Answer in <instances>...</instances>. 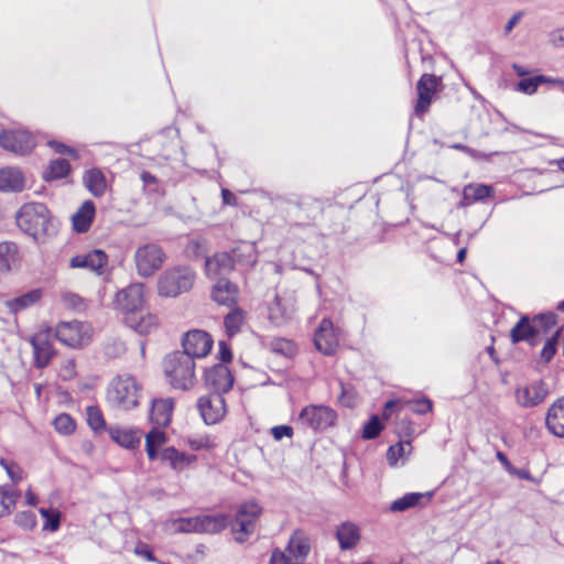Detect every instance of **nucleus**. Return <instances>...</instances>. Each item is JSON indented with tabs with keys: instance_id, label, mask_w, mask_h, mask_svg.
I'll return each mask as SVG.
<instances>
[{
	"instance_id": "f257e3e1",
	"label": "nucleus",
	"mask_w": 564,
	"mask_h": 564,
	"mask_svg": "<svg viewBox=\"0 0 564 564\" xmlns=\"http://www.w3.org/2000/svg\"><path fill=\"white\" fill-rule=\"evenodd\" d=\"M143 284L134 283L120 290L115 300L124 324L140 335L149 334L158 326V317L143 306Z\"/></svg>"
},
{
	"instance_id": "f03ea898",
	"label": "nucleus",
	"mask_w": 564,
	"mask_h": 564,
	"mask_svg": "<svg viewBox=\"0 0 564 564\" xmlns=\"http://www.w3.org/2000/svg\"><path fill=\"white\" fill-rule=\"evenodd\" d=\"M15 221L19 229L35 241H43L57 232L55 219L43 203L23 204L15 214Z\"/></svg>"
},
{
	"instance_id": "7ed1b4c3",
	"label": "nucleus",
	"mask_w": 564,
	"mask_h": 564,
	"mask_svg": "<svg viewBox=\"0 0 564 564\" xmlns=\"http://www.w3.org/2000/svg\"><path fill=\"white\" fill-rule=\"evenodd\" d=\"M164 373L174 389L189 390L196 382L195 360L186 354L174 351L163 361Z\"/></svg>"
},
{
	"instance_id": "20e7f679",
	"label": "nucleus",
	"mask_w": 564,
	"mask_h": 564,
	"mask_svg": "<svg viewBox=\"0 0 564 564\" xmlns=\"http://www.w3.org/2000/svg\"><path fill=\"white\" fill-rule=\"evenodd\" d=\"M196 273L189 265H175L165 270L159 279V294L174 297L189 291L195 282Z\"/></svg>"
},
{
	"instance_id": "39448f33",
	"label": "nucleus",
	"mask_w": 564,
	"mask_h": 564,
	"mask_svg": "<svg viewBox=\"0 0 564 564\" xmlns=\"http://www.w3.org/2000/svg\"><path fill=\"white\" fill-rule=\"evenodd\" d=\"M175 531L180 533L217 534L228 527V516L205 514L189 518H178L173 521Z\"/></svg>"
},
{
	"instance_id": "423d86ee",
	"label": "nucleus",
	"mask_w": 564,
	"mask_h": 564,
	"mask_svg": "<svg viewBox=\"0 0 564 564\" xmlns=\"http://www.w3.org/2000/svg\"><path fill=\"white\" fill-rule=\"evenodd\" d=\"M140 387L131 376H118L108 388L107 398L112 405L130 410L138 405Z\"/></svg>"
},
{
	"instance_id": "0eeeda50",
	"label": "nucleus",
	"mask_w": 564,
	"mask_h": 564,
	"mask_svg": "<svg viewBox=\"0 0 564 564\" xmlns=\"http://www.w3.org/2000/svg\"><path fill=\"white\" fill-rule=\"evenodd\" d=\"M133 259L137 273L150 278L162 268L166 254L160 245L147 242L135 249Z\"/></svg>"
},
{
	"instance_id": "6e6552de",
	"label": "nucleus",
	"mask_w": 564,
	"mask_h": 564,
	"mask_svg": "<svg viewBox=\"0 0 564 564\" xmlns=\"http://www.w3.org/2000/svg\"><path fill=\"white\" fill-rule=\"evenodd\" d=\"M261 512L262 508L256 500L245 501L238 507L231 522L236 542L243 543L247 536L253 533L256 520Z\"/></svg>"
},
{
	"instance_id": "1a4fd4ad",
	"label": "nucleus",
	"mask_w": 564,
	"mask_h": 564,
	"mask_svg": "<svg viewBox=\"0 0 564 564\" xmlns=\"http://www.w3.org/2000/svg\"><path fill=\"white\" fill-rule=\"evenodd\" d=\"M336 420V411L323 404L306 405L299 414L300 423L313 431H324L332 427L335 425Z\"/></svg>"
},
{
	"instance_id": "9d476101",
	"label": "nucleus",
	"mask_w": 564,
	"mask_h": 564,
	"mask_svg": "<svg viewBox=\"0 0 564 564\" xmlns=\"http://www.w3.org/2000/svg\"><path fill=\"white\" fill-rule=\"evenodd\" d=\"M442 78L434 74H423L416 83L417 100L415 105V113H425L433 98L442 90Z\"/></svg>"
},
{
	"instance_id": "9b49d317",
	"label": "nucleus",
	"mask_w": 564,
	"mask_h": 564,
	"mask_svg": "<svg viewBox=\"0 0 564 564\" xmlns=\"http://www.w3.org/2000/svg\"><path fill=\"white\" fill-rule=\"evenodd\" d=\"M0 145L9 152L24 155L33 150L35 139L26 130H3L0 132Z\"/></svg>"
},
{
	"instance_id": "f8f14e48",
	"label": "nucleus",
	"mask_w": 564,
	"mask_h": 564,
	"mask_svg": "<svg viewBox=\"0 0 564 564\" xmlns=\"http://www.w3.org/2000/svg\"><path fill=\"white\" fill-rule=\"evenodd\" d=\"M197 408L203 421L207 425L218 423L227 412L225 398L219 393H209L208 395L200 397Z\"/></svg>"
},
{
	"instance_id": "ddd939ff",
	"label": "nucleus",
	"mask_w": 564,
	"mask_h": 564,
	"mask_svg": "<svg viewBox=\"0 0 564 564\" xmlns=\"http://www.w3.org/2000/svg\"><path fill=\"white\" fill-rule=\"evenodd\" d=\"M183 351L192 359L207 356L213 347V339L208 333L200 329L187 332L182 340Z\"/></svg>"
},
{
	"instance_id": "4468645a",
	"label": "nucleus",
	"mask_w": 564,
	"mask_h": 564,
	"mask_svg": "<svg viewBox=\"0 0 564 564\" xmlns=\"http://www.w3.org/2000/svg\"><path fill=\"white\" fill-rule=\"evenodd\" d=\"M205 384L212 390L210 393L224 395L231 390L235 379L227 366L218 364L204 372Z\"/></svg>"
},
{
	"instance_id": "2eb2a0df",
	"label": "nucleus",
	"mask_w": 564,
	"mask_h": 564,
	"mask_svg": "<svg viewBox=\"0 0 564 564\" xmlns=\"http://www.w3.org/2000/svg\"><path fill=\"white\" fill-rule=\"evenodd\" d=\"M294 312V300L291 296L275 294L268 306L269 321L278 327L286 325L293 318Z\"/></svg>"
},
{
	"instance_id": "dca6fc26",
	"label": "nucleus",
	"mask_w": 564,
	"mask_h": 564,
	"mask_svg": "<svg viewBox=\"0 0 564 564\" xmlns=\"http://www.w3.org/2000/svg\"><path fill=\"white\" fill-rule=\"evenodd\" d=\"M284 552L292 558L293 564H304L311 552V539L308 534L301 529L294 530Z\"/></svg>"
},
{
	"instance_id": "f3484780",
	"label": "nucleus",
	"mask_w": 564,
	"mask_h": 564,
	"mask_svg": "<svg viewBox=\"0 0 564 564\" xmlns=\"http://www.w3.org/2000/svg\"><path fill=\"white\" fill-rule=\"evenodd\" d=\"M108 264V256L100 249H94L84 254H77L69 261V267L86 269L101 275Z\"/></svg>"
},
{
	"instance_id": "a211bd4d",
	"label": "nucleus",
	"mask_w": 564,
	"mask_h": 564,
	"mask_svg": "<svg viewBox=\"0 0 564 564\" xmlns=\"http://www.w3.org/2000/svg\"><path fill=\"white\" fill-rule=\"evenodd\" d=\"M314 344L318 351L332 355L338 346V336L329 318H323L314 334Z\"/></svg>"
},
{
	"instance_id": "6ab92c4d",
	"label": "nucleus",
	"mask_w": 564,
	"mask_h": 564,
	"mask_svg": "<svg viewBox=\"0 0 564 564\" xmlns=\"http://www.w3.org/2000/svg\"><path fill=\"white\" fill-rule=\"evenodd\" d=\"M86 326L78 322H61L55 329L56 338L64 345L76 348L83 345Z\"/></svg>"
},
{
	"instance_id": "aec40b11",
	"label": "nucleus",
	"mask_w": 564,
	"mask_h": 564,
	"mask_svg": "<svg viewBox=\"0 0 564 564\" xmlns=\"http://www.w3.org/2000/svg\"><path fill=\"white\" fill-rule=\"evenodd\" d=\"M30 344L33 348L35 368H45L51 362V359L55 354L47 335L44 333L35 334L30 337Z\"/></svg>"
},
{
	"instance_id": "412c9836",
	"label": "nucleus",
	"mask_w": 564,
	"mask_h": 564,
	"mask_svg": "<svg viewBox=\"0 0 564 564\" xmlns=\"http://www.w3.org/2000/svg\"><path fill=\"white\" fill-rule=\"evenodd\" d=\"M547 389L543 381H534L516 390V399L523 408H533L540 404L546 397Z\"/></svg>"
},
{
	"instance_id": "4be33fe9",
	"label": "nucleus",
	"mask_w": 564,
	"mask_h": 564,
	"mask_svg": "<svg viewBox=\"0 0 564 564\" xmlns=\"http://www.w3.org/2000/svg\"><path fill=\"white\" fill-rule=\"evenodd\" d=\"M235 269L228 252H219L205 260V272L210 279L226 278Z\"/></svg>"
},
{
	"instance_id": "5701e85b",
	"label": "nucleus",
	"mask_w": 564,
	"mask_h": 564,
	"mask_svg": "<svg viewBox=\"0 0 564 564\" xmlns=\"http://www.w3.org/2000/svg\"><path fill=\"white\" fill-rule=\"evenodd\" d=\"M238 288L227 278H220L213 285L212 299L219 305L231 307L237 303Z\"/></svg>"
},
{
	"instance_id": "b1692460",
	"label": "nucleus",
	"mask_w": 564,
	"mask_h": 564,
	"mask_svg": "<svg viewBox=\"0 0 564 564\" xmlns=\"http://www.w3.org/2000/svg\"><path fill=\"white\" fill-rule=\"evenodd\" d=\"M25 188V176L18 167L0 169V192L21 193Z\"/></svg>"
},
{
	"instance_id": "393cba45",
	"label": "nucleus",
	"mask_w": 564,
	"mask_h": 564,
	"mask_svg": "<svg viewBox=\"0 0 564 564\" xmlns=\"http://www.w3.org/2000/svg\"><path fill=\"white\" fill-rule=\"evenodd\" d=\"M512 343L527 341L535 345L538 341V326L528 316H522L510 332Z\"/></svg>"
},
{
	"instance_id": "a878e982",
	"label": "nucleus",
	"mask_w": 564,
	"mask_h": 564,
	"mask_svg": "<svg viewBox=\"0 0 564 564\" xmlns=\"http://www.w3.org/2000/svg\"><path fill=\"white\" fill-rule=\"evenodd\" d=\"M95 214V203L90 199L85 200L72 216L73 229L78 234L87 232L90 229Z\"/></svg>"
},
{
	"instance_id": "bb28decb",
	"label": "nucleus",
	"mask_w": 564,
	"mask_h": 564,
	"mask_svg": "<svg viewBox=\"0 0 564 564\" xmlns=\"http://www.w3.org/2000/svg\"><path fill=\"white\" fill-rule=\"evenodd\" d=\"M108 432L113 442L127 449L139 447L142 437V433L139 429L117 426L110 427Z\"/></svg>"
},
{
	"instance_id": "cd10ccee",
	"label": "nucleus",
	"mask_w": 564,
	"mask_h": 564,
	"mask_svg": "<svg viewBox=\"0 0 564 564\" xmlns=\"http://www.w3.org/2000/svg\"><path fill=\"white\" fill-rule=\"evenodd\" d=\"M173 406V400L170 398L152 400L149 413L151 422L158 426L169 425L172 417Z\"/></svg>"
},
{
	"instance_id": "c85d7f7f",
	"label": "nucleus",
	"mask_w": 564,
	"mask_h": 564,
	"mask_svg": "<svg viewBox=\"0 0 564 564\" xmlns=\"http://www.w3.org/2000/svg\"><path fill=\"white\" fill-rule=\"evenodd\" d=\"M159 457L162 462L167 463L172 469L176 471H182L191 464L196 462L195 455L185 454L180 452L174 446H169L162 449Z\"/></svg>"
},
{
	"instance_id": "c756f323",
	"label": "nucleus",
	"mask_w": 564,
	"mask_h": 564,
	"mask_svg": "<svg viewBox=\"0 0 564 564\" xmlns=\"http://www.w3.org/2000/svg\"><path fill=\"white\" fill-rule=\"evenodd\" d=\"M335 535L343 551L354 549L361 538L359 528L350 521H345L338 525Z\"/></svg>"
},
{
	"instance_id": "7c9ffc66",
	"label": "nucleus",
	"mask_w": 564,
	"mask_h": 564,
	"mask_svg": "<svg viewBox=\"0 0 564 564\" xmlns=\"http://www.w3.org/2000/svg\"><path fill=\"white\" fill-rule=\"evenodd\" d=\"M545 423L551 433L564 437V397L549 409Z\"/></svg>"
},
{
	"instance_id": "2f4dec72",
	"label": "nucleus",
	"mask_w": 564,
	"mask_h": 564,
	"mask_svg": "<svg viewBox=\"0 0 564 564\" xmlns=\"http://www.w3.org/2000/svg\"><path fill=\"white\" fill-rule=\"evenodd\" d=\"M84 184L88 192L95 197H101L107 189L105 174L99 169H90L84 175Z\"/></svg>"
},
{
	"instance_id": "473e14b6",
	"label": "nucleus",
	"mask_w": 564,
	"mask_h": 564,
	"mask_svg": "<svg viewBox=\"0 0 564 564\" xmlns=\"http://www.w3.org/2000/svg\"><path fill=\"white\" fill-rule=\"evenodd\" d=\"M20 497L21 492L13 486H0V518L11 513Z\"/></svg>"
},
{
	"instance_id": "72a5a7b5",
	"label": "nucleus",
	"mask_w": 564,
	"mask_h": 564,
	"mask_svg": "<svg viewBox=\"0 0 564 564\" xmlns=\"http://www.w3.org/2000/svg\"><path fill=\"white\" fill-rule=\"evenodd\" d=\"M41 295L42 292L37 289H34L20 296L7 301L6 304L11 313L17 314L35 304L41 299Z\"/></svg>"
},
{
	"instance_id": "f704fd0d",
	"label": "nucleus",
	"mask_w": 564,
	"mask_h": 564,
	"mask_svg": "<svg viewBox=\"0 0 564 564\" xmlns=\"http://www.w3.org/2000/svg\"><path fill=\"white\" fill-rule=\"evenodd\" d=\"M228 254L232 259L234 267L236 264L253 265L257 261L254 248L250 243H242L232 248Z\"/></svg>"
},
{
	"instance_id": "c9c22d12",
	"label": "nucleus",
	"mask_w": 564,
	"mask_h": 564,
	"mask_svg": "<svg viewBox=\"0 0 564 564\" xmlns=\"http://www.w3.org/2000/svg\"><path fill=\"white\" fill-rule=\"evenodd\" d=\"M166 441V434L155 427L145 435V451L150 460L159 458V448L164 445Z\"/></svg>"
},
{
	"instance_id": "e433bc0d",
	"label": "nucleus",
	"mask_w": 564,
	"mask_h": 564,
	"mask_svg": "<svg viewBox=\"0 0 564 564\" xmlns=\"http://www.w3.org/2000/svg\"><path fill=\"white\" fill-rule=\"evenodd\" d=\"M18 247L13 242L0 243V276L7 274L17 261Z\"/></svg>"
},
{
	"instance_id": "4c0bfd02",
	"label": "nucleus",
	"mask_w": 564,
	"mask_h": 564,
	"mask_svg": "<svg viewBox=\"0 0 564 564\" xmlns=\"http://www.w3.org/2000/svg\"><path fill=\"white\" fill-rule=\"evenodd\" d=\"M463 194H465L466 199H470L473 203L482 202L494 195V187L487 184L470 183L464 186Z\"/></svg>"
},
{
	"instance_id": "58836bf2",
	"label": "nucleus",
	"mask_w": 564,
	"mask_h": 564,
	"mask_svg": "<svg viewBox=\"0 0 564 564\" xmlns=\"http://www.w3.org/2000/svg\"><path fill=\"white\" fill-rule=\"evenodd\" d=\"M70 172V164L66 159H55L50 162L44 172L45 181H54L66 177Z\"/></svg>"
},
{
	"instance_id": "ea45409f",
	"label": "nucleus",
	"mask_w": 564,
	"mask_h": 564,
	"mask_svg": "<svg viewBox=\"0 0 564 564\" xmlns=\"http://www.w3.org/2000/svg\"><path fill=\"white\" fill-rule=\"evenodd\" d=\"M412 446L410 440H399L394 445H391L387 451V460L390 466H397L398 462L405 458L411 454Z\"/></svg>"
},
{
	"instance_id": "a19ab883",
	"label": "nucleus",
	"mask_w": 564,
	"mask_h": 564,
	"mask_svg": "<svg viewBox=\"0 0 564 564\" xmlns=\"http://www.w3.org/2000/svg\"><path fill=\"white\" fill-rule=\"evenodd\" d=\"M423 497L424 495L420 492H408L401 498H398L394 501H392L390 505V510L392 512H403L419 505L420 500Z\"/></svg>"
},
{
	"instance_id": "79ce46f5",
	"label": "nucleus",
	"mask_w": 564,
	"mask_h": 564,
	"mask_svg": "<svg viewBox=\"0 0 564 564\" xmlns=\"http://www.w3.org/2000/svg\"><path fill=\"white\" fill-rule=\"evenodd\" d=\"M87 424L95 433H101L106 431V421L102 412L96 405H89L86 408Z\"/></svg>"
},
{
	"instance_id": "37998d69",
	"label": "nucleus",
	"mask_w": 564,
	"mask_h": 564,
	"mask_svg": "<svg viewBox=\"0 0 564 564\" xmlns=\"http://www.w3.org/2000/svg\"><path fill=\"white\" fill-rule=\"evenodd\" d=\"M533 324L538 326V335L547 334L557 323V315L553 312L542 313L532 319Z\"/></svg>"
},
{
	"instance_id": "c03bdc74",
	"label": "nucleus",
	"mask_w": 564,
	"mask_h": 564,
	"mask_svg": "<svg viewBox=\"0 0 564 564\" xmlns=\"http://www.w3.org/2000/svg\"><path fill=\"white\" fill-rule=\"evenodd\" d=\"M243 322L242 312L238 308L230 311L224 319L226 333L229 337L235 336L239 330Z\"/></svg>"
},
{
	"instance_id": "a18cd8bd",
	"label": "nucleus",
	"mask_w": 564,
	"mask_h": 564,
	"mask_svg": "<svg viewBox=\"0 0 564 564\" xmlns=\"http://www.w3.org/2000/svg\"><path fill=\"white\" fill-rule=\"evenodd\" d=\"M542 80H545L544 75L521 78L517 83L516 90L529 96L534 95L539 86L542 85Z\"/></svg>"
},
{
	"instance_id": "49530a36",
	"label": "nucleus",
	"mask_w": 564,
	"mask_h": 564,
	"mask_svg": "<svg viewBox=\"0 0 564 564\" xmlns=\"http://www.w3.org/2000/svg\"><path fill=\"white\" fill-rule=\"evenodd\" d=\"M187 443L193 451H208L216 447L215 437L209 434L193 435L188 437Z\"/></svg>"
},
{
	"instance_id": "de8ad7c7",
	"label": "nucleus",
	"mask_w": 564,
	"mask_h": 564,
	"mask_svg": "<svg viewBox=\"0 0 564 564\" xmlns=\"http://www.w3.org/2000/svg\"><path fill=\"white\" fill-rule=\"evenodd\" d=\"M382 430H383V425H382L379 416L372 415L364 425L362 438L364 440H375L380 435Z\"/></svg>"
},
{
	"instance_id": "09e8293b",
	"label": "nucleus",
	"mask_w": 564,
	"mask_h": 564,
	"mask_svg": "<svg viewBox=\"0 0 564 564\" xmlns=\"http://www.w3.org/2000/svg\"><path fill=\"white\" fill-rule=\"evenodd\" d=\"M54 427L58 433L68 435L75 431L76 424L69 414L62 413L55 417Z\"/></svg>"
},
{
	"instance_id": "8fccbe9b",
	"label": "nucleus",
	"mask_w": 564,
	"mask_h": 564,
	"mask_svg": "<svg viewBox=\"0 0 564 564\" xmlns=\"http://www.w3.org/2000/svg\"><path fill=\"white\" fill-rule=\"evenodd\" d=\"M40 514L44 518V529L48 531H57L61 525V513L46 508L40 509Z\"/></svg>"
},
{
	"instance_id": "3c124183",
	"label": "nucleus",
	"mask_w": 564,
	"mask_h": 564,
	"mask_svg": "<svg viewBox=\"0 0 564 564\" xmlns=\"http://www.w3.org/2000/svg\"><path fill=\"white\" fill-rule=\"evenodd\" d=\"M272 350L285 357H292L296 351V346L292 340L285 338H276L271 344Z\"/></svg>"
},
{
	"instance_id": "603ef678",
	"label": "nucleus",
	"mask_w": 564,
	"mask_h": 564,
	"mask_svg": "<svg viewBox=\"0 0 564 564\" xmlns=\"http://www.w3.org/2000/svg\"><path fill=\"white\" fill-rule=\"evenodd\" d=\"M561 330L557 329L547 340L545 341L542 351H541V358L545 362H550L551 359L554 357L556 352V346L560 339Z\"/></svg>"
},
{
	"instance_id": "864d4df0",
	"label": "nucleus",
	"mask_w": 564,
	"mask_h": 564,
	"mask_svg": "<svg viewBox=\"0 0 564 564\" xmlns=\"http://www.w3.org/2000/svg\"><path fill=\"white\" fill-rule=\"evenodd\" d=\"M395 433L400 440H410L415 434L413 423L409 419H400L395 423Z\"/></svg>"
},
{
	"instance_id": "5fc2aeb1",
	"label": "nucleus",
	"mask_w": 564,
	"mask_h": 564,
	"mask_svg": "<svg viewBox=\"0 0 564 564\" xmlns=\"http://www.w3.org/2000/svg\"><path fill=\"white\" fill-rule=\"evenodd\" d=\"M15 523L23 528L31 530L36 525V516L33 511H21L15 516Z\"/></svg>"
},
{
	"instance_id": "6e6d98bb",
	"label": "nucleus",
	"mask_w": 564,
	"mask_h": 564,
	"mask_svg": "<svg viewBox=\"0 0 564 564\" xmlns=\"http://www.w3.org/2000/svg\"><path fill=\"white\" fill-rule=\"evenodd\" d=\"M62 301L65 306L73 308L77 312H82L86 307L83 297H80L78 294H75V293H70V292L64 293L62 295Z\"/></svg>"
},
{
	"instance_id": "4d7b16f0",
	"label": "nucleus",
	"mask_w": 564,
	"mask_h": 564,
	"mask_svg": "<svg viewBox=\"0 0 564 564\" xmlns=\"http://www.w3.org/2000/svg\"><path fill=\"white\" fill-rule=\"evenodd\" d=\"M0 465L6 469L8 477L13 484H19L23 479V473L17 464L9 463L2 458Z\"/></svg>"
},
{
	"instance_id": "13d9d810",
	"label": "nucleus",
	"mask_w": 564,
	"mask_h": 564,
	"mask_svg": "<svg viewBox=\"0 0 564 564\" xmlns=\"http://www.w3.org/2000/svg\"><path fill=\"white\" fill-rule=\"evenodd\" d=\"M409 405L411 411L415 414H426L433 409V403L427 398L410 401Z\"/></svg>"
},
{
	"instance_id": "bf43d9fd",
	"label": "nucleus",
	"mask_w": 564,
	"mask_h": 564,
	"mask_svg": "<svg viewBox=\"0 0 564 564\" xmlns=\"http://www.w3.org/2000/svg\"><path fill=\"white\" fill-rule=\"evenodd\" d=\"M269 564H293L292 558L279 547L271 552Z\"/></svg>"
},
{
	"instance_id": "052dcab7",
	"label": "nucleus",
	"mask_w": 564,
	"mask_h": 564,
	"mask_svg": "<svg viewBox=\"0 0 564 564\" xmlns=\"http://www.w3.org/2000/svg\"><path fill=\"white\" fill-rule=\"evenodd\" d=\"M271 434L275 441H281L283 437H291L293 435V427L290 425H276L271 429Z\"/></svg>"
},
{
	"instance_id": "680f3d73",
	"label": "nucleus",
	"mask_w": 564,
	"mask_h": 564,
	"mask_svg": "<svg viewBox=\"0 0 564 564\" xmlns=\"http://www.w3.org/2000/svg\"><path fill=\"white\" fill-rule=\"evenodd\" d=\"M134 553L139 556L144 557L149 562H155L156 558L151 550V547L145 543H138L134 549Z\"/></svg>"
},
{
	"instance_id": "e2e57ef3",
	"label": "nucleus",
	"mask_w": 564,
	"mask_h": 564,
	"mask_svg": "<svg viewBox=\"0 0 564 564\" xmlns=\"http://www.w3.org/2000/svg\"><path fill=\"white\" fill-rule=\"evenodd\" d=\"M509 474L513 475L520 479H524V480H528V481H531L534 484H536L539 481L535 477H533L530 474V471L528 469H524V468H517V467L512 466V468L509 470Z\"/></svg>"
},
{
	"instance_id": "0e129e2a",
	"label": "nucleus",
	"mask_w": 564,
	"mask_h": 564,
	"mask_svg": "<svg viewBox=\"0 0 564 564\" xmlns=\"http://www.w3.org/2000/svg\"><path fill=\"white\" fill-rule=\"evenodd\" d=\"M218 346V357L220 361L224 364L231 361L232 352L229 345H227L224 340H220Z\"/></svg>"
},
{
	"instance_id": "69168bd1",
	"label": "nucleus",
	"mask_w": 564,
	"mask_h": 564,
	"mask_svg": "<svg viewBox=\"0 0 564 564\" xmlns=\"http://www.w3.org/2000/svg\"><path fill=\"white\" fill-rule=\"evenodd\" d=\"M50 147L56 152V153H59V154H69L72 156L75 155V150L73 148H69L68 145L62 143V142H58V141H50L48 142Z\"/></svg>"
},
{
	"instance_id": "338daca9",
	"label": "nucleus",
	"mask_w": 564,
	"mask_h": 564,
	"mask_svg": "<svg viewBox=\"0 0 564 564\" xmlns=\"http://www.w3.org/2000/svg\"><path fill=\"white\" fill-rule=\"evenodd\" d=\"M523 17V12L522 11H519L517 13H514L510 20L507 22L506 26H505V34H509L513 28L518 24V22L522 19Z\"/></svg>"
},
{
	"instance_id": "774afa93",
	"label": "nucleus",
	"mask_w": 564,
	"mask_h": 564,
	"mask_svg": "<svg viewBox=\"0 0 564 564\" xmlns=\"http://www.w3.org/2000/svg\"><path fill=\"white\" fill-rule=\"evenodd\" d=\"M221 198H223V203L225 205H229V206H236L237 205V197L235 196L234 193H231L227 188H223L221 189Z\"/></svg>"
}]
</instances>
